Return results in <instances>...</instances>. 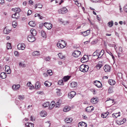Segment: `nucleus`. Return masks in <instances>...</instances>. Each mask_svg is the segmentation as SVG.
Here are the masks:
<instances>
[{"label": "nucleus", "mask_w": 127, "mask_h": 127, "mask_svg": "<svg viewBox=\"0 0 127 127\" xmlns=\"http://www.w3.org/2000/svg\"><path fill=\"white\" fill-rule=\"evenodd\" d=\"M102 66V64H98L96 66L97 68L98 69H99Z\"/></svg>", "instance_id": "09e8293b"}, {"label": "nucleus", "mask_w": 127, "mask_h": 127, "mask_svg": "<svg viewBox=\"0 0 127 127\" xmlns=\"http://www.w3.org/2000/svg\"><path fill=\"white\" fill-rule=\"evenodd\" d=\"M81 62L82 63L87 62L88 61V57L87 55H84L81 60Z\"/></svg>", "instance_id": "7ed1b4c3"}, {"label": "nucleus", "mask_w": 127, "mask_h": 127, "mask_svg": "<svg viewBox=\"0 0 127 127\" xmlns=\"http://www.w3.org/2000/svg\"><path fill=\"white\" fill-rule=\"evenodd\" d=\"M40 84L39 81H37L35 83V88L36 89L39 88L40 87Z\"/></svg>", "instance_id": "72a5a7b5"}, {"label": "nucleus", "mask_w": 127, "mask_h": 127, "mask_svg": "<svg viewBox=\"0 0 127 127\" xmlns=\"http://www.w3.org/2000/svg\"><path fill=\"white\" fill-rule=\"evenodd\" d=\"M108 82L111 85H114L116 83L115 81L114 80L112 79L109 80L108 81Z\"/></svg>", "instance_id": "c85d7f7f"}, {"label": "nucleus", "mask_w": 127, "mask_h": 127, "mask_svg": "<svg viewBox=\"0 0 127 127\" xmlns=\"http://www.w3.org/2000/svg\"><path fill=\"white\" fill-rule=\"evenodd\" d=\"M47 73H48V74H49L50 75H52V71L51 70H48Z\"/></svg>", "instance_id": "6e6d98bb"}, {"label": "nucleus", "mask_w": 127, "mask_h": 127, "mask_svg": "<svg viewBox=\"0 0 127 127\" xmlns=\"http://www.w3.org/2000/svg\"><path fill=\"white\" fill-rule=\"evenodd\" d=\"M58 11L59 13L64 14L67 12V10L66 7H64L59 9Z\"/></svg>", "instance_id": "39448f33"}, {"label": "nucleus", "mask_w": 127, "mask_h": 127, "mask_svg": "<svg viewBox=\"0 0 127 127\" xmlns=\"http://www.w3.org/2000/svg\"><path fill=\"white\" fill-rule=\"evenodd\" d=\"M6 75L5 73L3 72L1 73L0 77L2 79H4L6 78Z\"/></svg>", "instance_id": "c756f323"}, {"label": "nucleus", "mask_w": 127, "mask_h": 127, "mask_svg": "<svg viewBox=\"0 0 127 127\" xmlns=\"http://www.w3.org/2000/svg\"><path fill=\"white\" fill-rule=\"evenodd\" d=\"M72 121V118L69 117H67L64 120L65 122L67 123H70Z\"/></svg>", "instance_id": "2eb2a0df"}, {"label": "nucleus", "mask_w": 127, "mask_h": 127, "mask_svg": "<svg viewBox=\"0 0 127 127\" xmlns=\"http://www.w3.org/2000/svg\"><path fill=\"white\" fill-rule=\"evenodd\" d=\"M104 52L103 50H102L100 52H99L98 54V58H100L104 54Z\"/></svg>", "instance_id": "7c9ffc66"}, {"label": "nucleus", "mask_w": 127, "mask_h": 127, "mask_svg": "<svg viewBox=\"0 0 127 127\" xmlns=\"http://www.w3.org/2000/svg\"><path fill=\"white\" fill-rule=\"evenodd\" d=\"M20 86L19 84L13 85L12 86V88L14 91H17L20 88Z\"/></svg>", "instance_id": "9b49d317"}, {"label": "nucleus", "mask_w": 127, "mask_h": 127, "mask_svg": "<svg viewBox=\"0 0 127 127\" xmlns=\"http://www.w3.org/2000/svg\"><path fill=\"white\" fill-rule=\"evenodd\" d=\"M71 86L72 87H74L77 86V83L75 82H72L71 83Z\"/></svg>", "instance_id": "ea45409f"}, {"label": "nucleus", "mask_w": 127, "mask_h": 127, "mask_svg": "<svg viewBox=\"0 0 127 127\" xmlns=\"http://www.w3.org/2000/svg\"><path fill=\"white\" fill-rule=\"evenodd\" d=\"M14 53L15 56L18 57L19 56V54L17 51H15L14 52Z\"/></svg>", "instance_id": "3c124183"}, {"label": "nucleus", "mask_w": 127, "mask_h": 127, "mask_svg": "<svg viewBox=\"0 0 127 127\" xmlns=\"http://www.w3.org/2000/svg\"><path fill=\"white\" fill-rule=\"evenodd\" d=\"M90 30H87L86 31L81 32V33L84 36H85L89 35L90 34Z\"/></svg>", "instance_id": "9d476101"}, {"label": "nucleus", "mask_w": 127, "mask_h": 127, "mask_svg": "<svg viewBox=\"0 0 127 127\" xmlns=\"http://www.w3.org/2000/svg\"><path fill=\"white\" fill-rule=\"evenodd\" d=\"M12 10L17 13H19L21 11L20 9L18 7L13 8L12 9Z\"/></svg>", "instance_id": "f3484780"}, {"label": "nucleus", "mask_w": 127, "mask_h": 127, "mask_svg": "<svg viewBox=\"0 0 127 127\" xmlns=\"http://www.w3.org/2000/svg\"><path fill=\"white\" fill-rule=\"evenodd\" d=\"M109 114V113L108 111L105 112L103 113L101 115V117L103 118H105Z\"/></svg>", "instance_id": "a211bd4d"}, {"label": "nucleus", "mask_w": 127, "mask_h": 127, "mask_svg": "<svg viewBox=\"0 0 127 127\" xmlns=\"http://www.w3.org/2000/svg\"><path fill=\"white\" fill-rule=\"evenodd\" d=\"M88 68L89 67L88 65H85V69L86 71H87L88 70Z\"/></svg>", "instance_id": "0e129e2a"}, {"label": "nucleus", "mask_w": 127, "mask_h": 127, "mask_svg": "<svg viewBox=\"0 0 127 127\" xmlns=\"http://www.w3.org/2000/svg\"><path fill=\"white\" fill-rule=\"evenodd\" d=\"M19 66L21 67H24L25 66V64H19Z\"/></svg>", "instance_id": "052dcab7"}, {"label": "nucleus", "mask_w": 127, "mask_h": 127, "mask_svg": "<svg viewBox=\"0 0 127 127\" xmlns=\"http://www.w3.org/2000/svg\"><path fill=\"white\" fill-rule=\"evenodd\" d=\"M123 10L126 12L127 13V5H125L123 8Z\"/></svg>", "instance_id": "864d4df0"}, {"label": "nucleus", "mask_w": 127, "mask_h": 127, "mask_svg": "<svg viewBox=\"0 0 127 127\" xmlns=\"http://www.w3.org/2000/svg\"><path fill=\"white\" fill-rule=\"evenodd\" d=\"M26 47L24 43H19L17 45L18 49L19 50H24Z\"/></svg>", "instance_id": "423d86ee"}, {"label": "nucleus", "mask_w": 127, "mask_h": 127, "mask_svg": "<svg viewBox=\"0 0 127 127\" xmlns=\"http://www.w3.org/2000/svg\"><path fill=\"white\" fill-rule=\"evenodd\" d=\"M112 115L113 118H116L118 117L119 116H120V112H119L118 113L113 114Z\"/></svg>", "instance_id": "5701e85b"}, {"label": "nucleus", "mask_w": 127, "mask_h": 127, "mask_svg": "<svg viewBox=\"0 0 127 127\" xmlns=\"http://www.w3.org/2000/svg\"><path fill=\"white\" fill-rule=\"evenodd\" d=\"M63 80H60L58 82V84L59 85H63L64 84Z\"/></svg>", "instance_id": "de8ad7c7"}, {"label": "nucleus", "mask_w": 127, "mask_h": 127, "mask_svg": "<svg viewBox=\"0 0 127 127\" xmlns=\"http://www.w3.org/2000/svg\"><path fill=\"white\" fill-rule=\"evenodd\" d=\"M61 90L60 89H56V95L58 96L61 95L62 93L61 92Z\"/></svg>", "instance_id": "dca6fc26"}, {"label": "nucleus", "mask_w": 127, "mask_h": 127, "mask_svg": "<svg viewBox=\"0 0 127 127\" xmlns=\"http://www.w3.org/2000/svg\"><path fill=\"white\" fill-rule=\"evenodd\" d=\"M76 94V93L74 91H72L69 93L68 97L70 98L73 97Z\"/></svg>", "instance_id": "f8f14e48"}, {"label": "nucleus", "mask_w": 127, "mask_h": 127, "mask_svg": "<svg viewBox=\"0 0 127 127\" xmlns=\"http://www.w3.org/2000/svg\"><path fill=\"white\" fill-rule=\"evenodd\" d=\"M32 55L33 56L37 57L40 55V53L38 51H36L33 52Z\"/></svg>", "instance_id": "a878e982"}, {"label": "nucleus", "mask_w": 127, "mask_h": 127, "mask_svg": "<svg viewBox=\"0 0 127 127\" xmlns=\"http://www.w3.org/2000/svg\"><path fill=\"white\" fill-rule=\"evenodd\" d=\"M95 85L98 88L101 87L102 86L101 83L99 81H95L94 82Z\"/></svg>", "instance_id": "6e6552de"}, {"label": "nucleus", "mask_w": 127, "mask_h": 127, "mask_svg": "<svg viewBox=\"0 0 127 127\" xmlns=\"http://www.w3.org/2000/svg\"><path fill=\"white\" fill-rule=\"evenodd\" d=\"M117 78H119V79L122 78V74L121 73H118L117 76Z\"/></svg>", "instance_id": "49530a36"}, {"label": "nucleus", "mask_w": 127, "mask_h": 127, "mask_svg": "<svg viewBox=\"0 0 127 127\" xmlns=\"http://www.w3.org/2000/svg\"><path fill=\"white\" fill-rule=\"evenodd\" d=\"M7 49H11V46L10 43H7Z\"/></svg>", "instance_id": "c03bdc74"}, {"label": "nucleus", "mask_w": 127, "mask_h": 127, "mask_svg": "<svg viewBox=\"0 0 127 127\" xmlns=\"http://www.w3.org/2000/svg\"><path fill=\"white\" fill-rule=\"evenodd\" d=\"M24 98V95H20L19 96V98L21 100H23Z\"/></svg>", "instance_id": "8fccbe9b"}, {"label": "nucleus", "mask_w": 127, "mask_h": 127, "mask_svg": "<svg viewBox=\"0 0 127 127\" xmlns=\"http://www.w3.org/2000/svg\"><path fill=\"white\" fill-rule=\"evenodd\" d=\"M55 103V101H52L51 103V104L49 107V108L50 109H52L54 107Z\"/></svg>", "instance_id": "412c9836"}, {"label": "nucleus", "mask_w": 127, "mask_h": 127, "mask_svg": "<svg viewBox=\"0 0 127 127\" xmlns=\"http://www.w3.org/2000/svg\"><path fill=\"white\" fill-rule=\"evenodd\" d=\"M29 24L31 26L33 27H35V24L34 22L32 21L30 22L29 23Z\"/></svg>", "instance_id": "c9c22d12"}, {"label": "nucleus", "mask_w": 127, "mask_h": 127, "mask_svg": "<svg viewBox=\"0 0 127 127\" xmlns=\"http://www.w3.org/2000/svg\"><path fill=\"white\" fill-rule=\"evenodd\" d=\"M27 39L29 41L31 42H33L36 40L34 36L31 35H29L28 36Z\"/></svg>", "instance_id": "f03ea898"}, {"label": "nucleus", "mask_w": 127, "mask_h": 127, "mask_svg": "<svg viewBox=\"0 0 127 127\" xmlns=\"http://www.w3.org/2000/svg\"><path fill=\"white\" fill-rule=\"evenodd\" d=\"M50 60V57H48L45 58V60L46 61H49Z\"/></svg>", "instance_id": "4d7b16f0"}, {"label": "nucleus", "mask_w": 127, "mask_h": 127, "mask_svg": "<svg viewBox=\"0 0 127 127\" xmlns=\"http://www.w3.org/2000/svg\"><path fill=\"white\" fill-rule=\"evenodd\" d=\"M58 55L59 58L61 59H64L65 58V56L63 55L61 53H59L58 54Z\"/></svg>", "instance_id": "f704fd0d"}, {"label": "nucleus", "mask_w": 127, "mask_h": 127, "mask_svg": "<svg viewBox=\"0 0 127 127\" xmlns=\"http://www.w3.org/2000/svg\"><path fill=\"white\" fill-rule=\"evenodd\" d=\"M37 5L38 6V8H42V5H41V4L39 3H38Z\"/></svg>", "instance_id": "e2e57ef3"}, {"label": "nucleus", "mask_w": 127, "mask_h": 127, "mask_svg": "<svg viewBox=\"0 0 127 127\" xmlns=\"http://www.w3.org/2000/svg\"><path fill=\"white\" fill-rule=\"evenodd\" d=\"M30 32L32 34L33 36H35L37 32L36 31L33 29H31Z\"/></svg>", "instance_id": "4be33fe9"}, {"label": "nucleus", "mask_w": 127, "mask_h": 127, "mask_svg": "<svg viewBox=\"0 0 127 127\" xmlns=\"http://www.w3.org/2000/svg\"><path fill=\"white\" fill-rule=\"evenodd\" d=\"M34 124L31 123H29V127H33Z\"/></svg>", "instance_id": "774afa93"}, {"label": "nucleus", "mask_w": 127, "mask_h": 127, "mask_svg": "<svg viewBox=\"0 0 127 127\" xmlns=\"http://www.w3.org/2000/svg\"><path fill=\"white\" fill-rule=\"evenodd\" d=\"M12 25L13 27L14 28H15L17 25V23L16 21H14L13 22Z\"/></svg>", "instance_id": "79ce46f5"}, {"label": "nucleus", "mask_w": 127, "mask_h": 127, "mask_svg": "<svg viewBox=\"0 0 127 127\" xmlns=\"http://www.w3.org/2000/svg\"><path fill=\"white\" fill-rule=\"evenodd\" d=\"M10 30L5 27L4 29L3 32L5 34H8L10 32Z\"/></svg>", "instance_id": "b1692460"}, {"label": "nucleus", "mask_w": 127, "mask_h": 127, "mask_svg": "<svg viewBox=\"0 0 127 127\" xmlns=\"http://www.w3.org/2000/svg\"><path fill=\"white\" fill-rule=\"evenodd\" d=\"M114 24L113 22V21H111L110 22H109L108 24V26L110 27H112Z\"/></svg>", "instance_id": "e433bc0d"}, {"label": "nucleus", "mask_w": 127, "mask_h": 127, "mask_svg": "<svg viewBox=\"0 0 127 127\" xmlns=\"http://www.w3.org/2000/svg\"><path fill=\"white\" fill-rule=\"evenodd\" d=\"M43 74L44 76L45 77H47L48 75V74L47 73H43Z\"/></svg>", "instance_id": "69168bd1"}, {"label": "nucleus", "mask_w": 127, "mask_h": 127, "mask_svg": "<svg viewBox=\"0 0 127 127\" xmlns=\"http://www.w3.org/2000/svg\"><path fill=\"white\" fill-rule=\"evenodd\" d=\"M59 22L62 23L64 24H67L68 23V22L67 21L63 22V20L61 18H59Z\"/></svg>", "instance_id": "2f4dec72"}, {"label": "nucleus", "mask_w": 127, "mask_h": 127, "mask_svg": "<svg viewBox=\"0 0 127 127\" xmlns=\"http://www.w3.org/2000/svg\"><path fill=\"white\" fill-rule=\"evenodd\" d=\"M111 0H107L105 1V3L107 4H109L111 2Z\"/></svg>", "instance_id": "5fc2aeb1"}, {"label": "nucleus", "mask_w": 127, "mask_h": 127, "mask_svg": "<svg viewBox=\"0 0 127 127\" xmlns=\"http://www.w3.org/2000/svg\"><path fill=\"white\" fill-rule=\"evenodd\" d=\"M94 110V107L92 106L87 107L86 108V111L90 113Z\"/></svg>", "instance_id": "ddd939ff"}, {"label": "nucleus", "mask_w": 127, "mask_h": 127, "mask_svg": "<svg viewBox=\"0 0 127 127\" xmlns=\"http://www.w3.org/2000/svg\"><path fill=\"white\" fill-rule=\"evenodd\" d=\"M44 26L48 30L50 29L52 27V25L51 24L46 22L44 23Z\"/></svg>", "instance_id": "0eeeda50"}, {"label": "nucleus", "mask_w": 127, "mask_h": 127, "mask_svg": "<svg viewBox=\"0 0 127 127\" xmlns=\"http://www.w3.org/2000/svg\"><path fill=\"white\" fill-rule=\"evenodd\" d=\"M91 102L93 104H95L97 103L98 101L97 100L96 98H93L91 99Z\"/></svg>", "instance_id": "cd10ccee"}, {"label": "nucleus", "mask_w": 127, "mask_h": 127, "mask_svg": "<svg viewBox=\"0 0 127 127\" xmlns=\"http://www.w3.org/2000/svg\"><path fill=\"white\" fill-rule=\"evenodd\" d=\"M32 13V11L31 10H29L28 11L27 13V15H30Z\"/></svg>", "instance_id": "680f3d73"}, {"label": "nucleus", "mask_w": 127, "mask_h": 127, "mask_svg": "<svg viewBox=\"0 0 127 127\" xmlns=\"http://www.w3.org/2000/svg\"><path fill=\"white\" fill-rule=\"evenodd\" d=\"M41 35L43 37H46V34L45 32L43 31H42L41 32Z\"/></svg>", "instance_id": "a18cd8bd"}, {"label": "nucleus", "mask_w": 127, "mask_h": 127, "mask_svg": "<svg viewBox=\"0 0 127 127\" xmlns=\"http://www.w3.org/2000/svg\"><path fill=\"white\" fill-rule=\"evenodd\" d=\"M81 52L78 50H75L72 54V56L74 57L77 58L81 54Z\"/></svg>", "instance_id": "20e7f679"}, {"label": "nucleus", "mask_w": 127, "mask_h": 127, "mask_svg": "<svg viewBox=\"0 0 127 127\" xmlns=\"http://www.w3.org/2000/svg\"><path fill=\"white\" fill-rule=\"evenodd\" d=\"M113 92V88L112 87H109L108 90V92L109 93H112Z\"/></svg>", "instance_id": "4c0bfd02"}, {"label": "nucleus", "mask_w": 127, "mask_h": 127, "mask_svg": "<svg viewBox=\"0 0 127 127\" xmlns=\"http://www.w3.org/2000/svg\"><path fill=\"white\" fill-rule=\"evenodd\" d=\"M78 126L79 127H86L87 125L86 123L84 122H80L78 124Z\"/></svg>", "instance_id": "4468645a"}, {"label": "nucleus", "mask_w": 127, "mask_h": 127, "mask_svg": "<svg viewBox=\"0 0 127 127\" xmlns=\"http://www.w3.org/2000/svg\"><path fill=\"white\" fill-rule=\"evenodd\" d=\"M17 15V13H16L12 15V17L13 18H14L16 19H17L19 18V16L16 17Z\"/></svg>", "instance_id": "a19ab883"}, {"label": "nucleus", "mask_w": 127, "mask_h": 127, "mask_svg": "<svg viewBox=\"0 0 127 127\" xmlns=\"http://www.w3.org/2000/svg\"><path fill=\"white\" fill-rule=\"evenodd\" d=\"M5 70L6 71L8 72L7 74H10L11 73V71L10 67L7 65L5 66Z\"/></svg>", "instance_id": "6ab92c4d"}, {"label": "nucleus", "mask_w": 127, "mask_h": 127, "mask_svg": "<svg viewBox=\"0 0 127 127\" xmlns=\"http://www.w3.org/2000/svg\"><path fill=\"white\" fill-rule=\"evenodd\" d=\"M60 103L59 102H57L55 106L56 107V108L59 107L60 106Z\"/></svg>", "instance_id": "13d9d810"}, {"label": "nucleus", "mask_w": 127, "mask_h": 127, "mask_svg": "<svg viewBox=\"0 0 127 127\" xmlns=\"http://www.w3.org/2000/svg\"><path fill=\"white\" fill-rule=\"evenodd\" d=\"M31 85H32V84H31V82H28L27 84V86L29 87H30L31 86Z\"/></svg>", "instance_id": "338daca9"}, {"label": "nucleus", "mask_w": 127, "mask_h": 127, "mask_svg": "<svg viewBox=\"0 0 127 127\" xmlns=\"http://www.w3.org/2000/svg\"><path fill=\"white\" fill-rule=\"evenodd\" d=\"M104 69L105 71L106 72L110 71L111 67L108 64L106 65L104 67Z\"/></svg>", "instance_id": "1a4fd4ad"}, {"label": "nucleus", "mask_w": 127, "mask_h": 127, "mask_svg": "<svg viewBox=\"0 0 127 127\" xmlns=\"http://www.w3.org/2000/svg\"><path fill=\"white\" fill-rule=\"evenodd\" d=\"M80 70L81 71V72H86L85 70V67H84V68H83L80 69Z\"/></svg>", "instance_id": "bf43d9fd"}, {"label": "nucleus", "mask_w": 127, "mask_h": 127, "mask_svg": "<svg viewBox=\"0 0 127 127\" xmlns=\"http://www.w3.org/2000/svg\"><path fill=\"white\" fill-rule=\"evenodd\" d=\"M47 114L45 111H42L40 113V116L42 117H45L47 116Z\"/></svg>", "instance_id": "aec40b11"}, {"label": "nucleus", "mask_w": 127, "mask_h": 127, "mask_svg": "<svg viewBox=\"0 0 127 127\" xmlns=\"http://www.w3.org/2000/svg\"><path fill=\"white\" fill-rule=\"evenodd\" d=\"M70 77V76H65L63 78V80L64 82H66L67 81Z\"/></svg>", "instance_id": "bb28decb"}, {"label": "nucleus", "mask_w": 127, "mask_h": 127, "mask_svg": "<svg viewBox=\"0 0 127 127\" xmlns=\"http://www.w3.org/2000/svg\"><path fill=\"white\" fill-rule=\"evenodd\" d=\"M50 104V103L48 102H46L44 103L43 104V106L45 107H46L49 106Z\"/></svg>", "instance_id": "58836bf2"}, {"label": "nucleus", "mask_w": 127, "mask_h": 127, "mask_svg": "<svg viewBox=\"0 0 127 127\" xmlns=\"http://www.w3.org/2000/svg\"><path fill=\"white\" fill-rule=\"evenodd\" d=\"M71 109V107L68 106L65 107L63 109V111L64 112H67L69 111Z\"/></svg>", "instance_id": "393cba45"}, {"label": "nucleus", "mask_w": 127, "mask_h": 127, "mask_svg": "<svg viewBox=\"0 0 127 127\" xmlns=\"http://www.w3.org/2000/svg\"><path fill=\"white\" fill-rule=\"evenodd\" d=\"M66 43L63 40H60L57 44V47L63 49L66 46Z\"/></svg>", "instance_id": "f257e3e1"}, {"label": "nucleus", "mask_w": 127, "mask_h": 127, "mask_svg": "<svg viewBox=\"0 0 127 127\" xmlns=\"http://www.w3.org/2000/svg\"><path fill=\"white\" fill-rule=\"evenodd\" d=\"M99 53V50H96L95 52L93 54V56H96L97 57H98V53Z\"/></svg>", "instance_id": "37998d69"}, {"label": "nucleus", "mask_w": 127, "mask_h": 127, "mask_svg": "<svg viewBox=\"0 0 127 127\" xmlns=\"http://www.w3.org/2000/svg\"><path fill=\"white\" fill-rule=\"evenodd\" d=\"M90 90L91 91L93 92V94H95L96 93V91L94 89H90Z\"/></svg>", "instance_id": "603ef678"}, {"label": "nucleus", "mask_w": 127, "mask_h": 127, "mask_svg": "<svg viewBox=\"0 0 127 127\" xmlns=\"http://www.w3.org/2000/svg\"><path fill=\"white\" fill-rule=\"evenodd\" d=\"M44 84L46 87H49L52 85V83L49 82L48 81H45L44 83Z\"/></svg>", "instance_id": "473e14b6"}]
</instances>
